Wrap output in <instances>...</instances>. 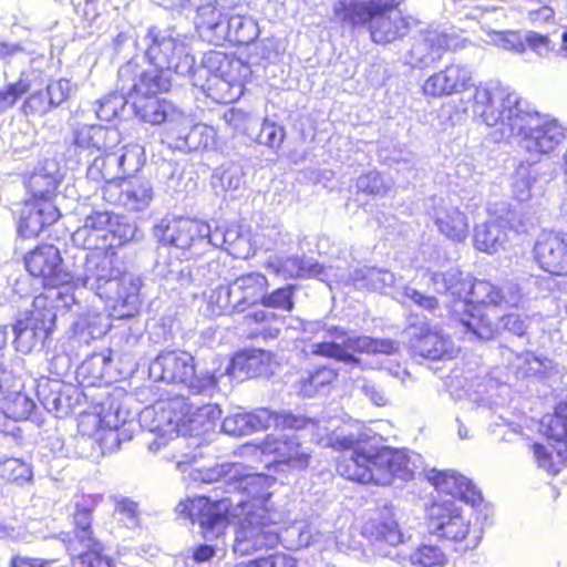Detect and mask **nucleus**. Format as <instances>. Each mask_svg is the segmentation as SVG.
Segmentation results:
<instances>
[{
	"label": "nucleus",
	"mask_w": 567,
	"mask_h": 567,
	"mask_svg": "<svg viewBox=\"0 0 567 567\" xmlns=\"http://www.w3.org/2000/svg\"><path fill=\"white\" fill-rule=\"evenodd\" d=\"M202 481L217 483V489L226 496L215 498L196 496L179 502L176 512L198 524L205 539L219 538L228 526V517L240 518L245 512L276 511L270 501V487L276 478L252 470L241 463H224L206 470Z\"/></svg>",
	"instance_id": "1"
},
{
	"label": "nucleus",
	"mask_w": 567,
	"mask_h": 567,
	"mask_svg": "<svg viewBox=\"0 0 567 567\" xmlns=\"http://www.w3.org/2000/svg\"><path fill=\"white\" fill-rule=\"evenodd\" d=\"M471 107L473 116L494 128L496 142L514 138L533 164L566 138L567 128L561 123L542 117L517 92L497 82L477 85Z\"/></svg>",
	"instance_id": "2"
},
{
	"label": "nucleus",
	"mask_w": 567,
	"mask_h": 567,
	"mask_svg": "<svg viewBox=\"0 0 567 567\" xmlns=\"http://www.w3.org/2000/svg\"><path fill=\"white\" fill-rule=\"evenodd\" d=\"M318 425L310 430L319 444L342 452L338 462V473L350 481L363 484L390 485L396 477L402 481L413 478L417 468V454L410 455L402 450L389 447L375 449L367 443V435L351 426L336 427L331 432L313 420Z\"/></svg>",
	"instance_id": "3"
},
{
	"label": "nucleus",
	"mask_w": 567,
	"mask_h": 567,
	"mask_svg": "<svg viewBox=\"0 0 567 567\" xmlns=\"http://www.w3.org/2000/svg\"><path fill=\"white\" fill-rule=\"evenodd\" d=\"M220 416L218 405L195 406L187 398L176 395L145 408L140 415V423L158 436V440L150 443V450L157 451L166 441H172L176 451L173 460L178 470L185 471L184 466L202 455L198 445L192 447L193 443L186 436L194 440V436L208 432Z\"/></svg>",
	"instance_id": "4"
},
{
	"label": "nucleus",
	"mask_w": 567,
	"mask_h": 567,
	"mask_svg": "<svg viewBox=\"0 0 567 567\" xmlns=\"http://www.w3.org/2000/svg\"><path fill=\"white\" fill-rule=\"evenodd\" d=\"M427 286L445 295L451 312L472 338L489 340L498 331V316L491 318L489 311L502 308L501 288L487 280L474 279L458 269L445 272H427Z\"/></svg>",
	"instance_id": "5"
},
{
	"label": "nucleus",
	"mask_w": 567,
	"mask_h": 567,
	"mask_svg": "<svg viewBox=\"0 0 567 567\" xmlns=\"http://www.w3.org/2000/svg\"><path fill=\"white\" fill-rule=\"evenodd\" d=\"M398 0H340L333 6L334 17L352 28L369 25L372 42L392 43L411 30V18L398 9Z\"/></svg>",
	"instance_id": "6"
},
{
	"label": "nucleus",
	"mask_w": 567,
	"mask_h": 567,
	"mask_svg": "<svg viewBox=\"0 0 567 567\" xmlns=\"http://www.w3.org/2000/svg\"><path fill=\"white\" fill-rule=\"evenodd\" d=\"M237 0H224L218 4L209 0L206 4L197 6L196 28L199 35L215 45L226 41L235 44H249L259 35L257 22L246 16L229 14L226 9H233Z\"/></svg>",
	"instance_id": "7"
},
{
	"label": "nucleus",
	"mask_w": 567,
	"mask_h": 567,
	"mask_svg": "<svg viewBox=\"0 0 567 567\" xmlns=\"http://www.w3.org/2000/svg\"><path fill=\"white\" fill-rule=\"evenodd\" d=\"M55 298L63 301L65 308L71 309L76 303L75 296L58 290ZM53 296L40 293L32 300L31 308L25 309L12 327L14 343L18 351L29 353L39 342H43L50 334L55 322V312L51 305Z\"/></svg>",
	"instance_id": "8"
},
{
	"label": "nucleus",
	"mask_w": 567,
	"mask_h": 567,
	"mask_svg": "<svg viewBox=\"0 0 567 567\" xmlns=\"http://www.w3.org/2000/svg\"><path fill=\"white\" fill-rule=\"evenodd\" d=\"M155 381L183 384L194 394L212 392L218 382L215 372L197 371L194 357L186 351L161 352L150 364Z\"/></svg>",
	"instance_id": "9"
},
{
	"label": "nucleus",
	"mask_w": 567,
	"mask_h": 567,
	"mask_svg": "<svg viewBox=\"0 0 567 567\" xmlns=\"http://www.w3.org/2000/svg\"><path fill=\"white\" fill-rule=\"evenodd\" d=\"M140 50L145 52L150 63L171 74L174 71L179 75L193 78L195 59L187 45L167 31L155 27L150 28L145 35L135 42Z\"/></svg>",
	"instance_id": "10"
},
{
	"label": "nucleus",
	"mask_w": 567,
	"mask_h": 567,
	"mask_svg": "<svg viewBox=\"0 0 567 567\" xmlns=\"http://www.w3.org/2000/svg\"><path fill=\"white\" fill-rule=\"evenodd\" d=\"M92 250L80 251L73 256L69 287L87 288L103 300L115 291L118 269L113 266V260L106 252Z\"/></svg>",
	"instance_id": "11"
},
{
	"label": "nucleus",
	"mask_w": 567,
	"mask_h": 567,
	"mask_svg": "<svg viewBox=\"0 0 567 567\" xmlns=\"http://www.w3.org/2000/svg\"><path fill=\"white\" fill-rule=\"evenodd\" d=\"M87 167V177L92 181L106 183L105 194L113 196L114 187L144 164V150L138 144H128L121 148L99 151Z\"/></svg>",
	"instance_id": "12"
},
{
	"label": "nucleus",
	"mask_w": 567,
	"mask_h": 567,
	"mask_svg": "<svg viewBox=\"0 0 567 567\" xmlns=\"http://www.w3.org/2000/svg\"><path fill=\"white\" fill-rule=\"evenodd\" d=\"M318 425L313 419L302 415H295L290 412H274L267 408H260L252 412L237 411L227 415L221 429L225 433L233 436L248 435L256 431L275 429H313Z\"/></svg>",
	"instance_id": "13"
},
{
	"label": "nucleus",
	"mask_w": 567,
	"mask_h": 567,
	"mask_svg": "<svg viewBox=\"0 0 567 567\" xmlns=\"http://www.w3.org/2000/svg\"><path fill=\"white\" fill-rule=\"evenodd\" d=\"M236 530L234 551L241 555H250L262 549L275 548L280 540V534L277 524L281 515L277 511L266 513L251 511L241 514Z\"/></svg>",
	"instance_id": "14"
},
{
	"label": "nucleus",
	"mask_w": 567,
	"mask_h": 567,
	"mask_svg": "<svg viewBox=\"0 0 567 567\" xmlns=\"http://www.w3.org/2000/svg\"><path fill=\"white\" fill-rule=\"evenodd\" d=\"M399 350V343L391 339H373L367 336L349 334L340 339H322L311 343L309 352L313 355L334 359L340 362L358 364L354 352L392 354Z\"/></svg>",
	"instance_id": "15"
},
{
	"label": "nucleus",
	"mask_w": 567,
	"mask_h": 567,
	"mask_svg": "<svg viewBox=\"0 0 567 567\" xmlns=\"http://www.w3.org/2000/svg\"><path fill=\"white\" fill-rule=\"evenodd\" d=\"M540 429L549 440L557 443V446L535 443L534 458L538 467L556 475L559 472V464L567 463V400L556 406L554 414L542 419Z\"/></svg>",
	"instance_id": "16"
},
{
	"label": "nucleus",
	"mask_w": 567,
	"mask_h": 567,
	"mask_svg": "<svg viewBox=\"0 0 567 567\" xmlns=\"http://www.w3.org/2000/svg\"><path fill=\"white\" fill-rule=\"evenodd\" d=\"M209 72L220 80V85H227L230 90V100L239 97L244 92V83L250 76V66L243 60L229 56L220 51H210L203 58V65L195 68L193 84L199 85L197 76ZM203 87L204 85L200 84Z\"/></svg>",
	"instance_id": "17"
},
{
	"label": "nucleus",
	"mask_w": 567,
	"mask_h": 567,
	"mask_svg": "<svg viewBox=\"0 0 567 567\" xmlns=\"http://www.w3.org/2000/svg\"><path fill=\"white\" fill-rule=\"evenodd\" d=\"M209 233V224L189 217L163 219L155 227V235L165 244L182 250H189L190 256L202 254L203 235Z\"/></svg>",
	"instance_id": "18"
},
{
	"label": "nucleus",
	"mask_w": 567,
	"mask_h": 567,
	"mask_svg": "<svg viewBox=\"0 0 567 567\" xmlns=\"http://www.w3.org/2000/svg\"><path fill=\"white\" fill-rule=\"evenodd\" d=\"M25 268L32 277L40 278L49 288L69 287L70 266L63 265L59 249L53 245H41L24 257Z\"/></svg>",
	"instance_id": "19"
},
{
	"label": "nucleus",
	"mask_w": 567,
	"mask_h": 567,
	"mask_svg": "<svg viewBox=\"0 0 567 567\" xmlns=\"http://www.w3.org/2000/svg\"><path fill=\"white\" fill-rule=\"evenodd\" d=\"M118 89L133 100L140 96H153L171 87V74L154 66L141 71L140 65L131 60L118 69Z\"/></svg>",
	"instance_id": "20"
},
{
	"label": "nucleus",
	"mask_w": 567,
	"mask_h": 567,
	"mask_svg": "<svg viewBox=\"0 0 567 567\" xmlns=\"http://www.w3.org/2000/svg\"><path fill=\"white\" fill-rule=\"evenodd\" d=\"M427 527L431 534L453 542H462L471 534L470 520L453 499L432 504L429 508Z\"/></svg>",
	"instance_id": "21"
},
{
	"label": "nucleus",
	"mask_w": 567,
	"mask_h": 567,
	"mask_svg": "<svg viewBox=\"0 0 567 567\" xmlns=\"http://www.w3.org/2000/svg\"><path fill=\"white\" fill-rule=\"evenodd\" d=\"M535 262L545 272L567 276V234L556 231L542 233L533 248Z\"/></svg>",
	"instance_id": "22"
},
{
	"label": "nucleus",
	"mask_w": 567,
	"mask_h": 567,
	"mask_svg": "<svg viewBox=\"0 0 567 567\" xmlns=\"http://www.w3.org/2000/svg\"><path fill=\"white\" fill-rule=\"evenodd\" d=\"M427 215L439 233L449 240L460 244L467 239L470 231L467 217L451 200L442 197L431 198Z\"/></svg>",
	"instance_id": "23"
},
{
	"label": "nucleus",
	"mask_w": 567,
	"mask_h": 567,
	"mask_svg": "<svg viewBox=\"0 0 567 567\" xmlns=\"http://www.w3.org/2000/svg\"><path fill=\"white\" fill-rule=\"evenodd\" d=\"M413 355L430 360L452 359L457 349L450 337L432 329L427 323L411 326L408 330Z\"/></svg>",
	"instance_id": "24"
},
{
	"label": "nucleus",
	"mask_w": 567,
	"mask_h": 567,
	"mask_svg": "<svg viewBox=\"0 0 567 567\" xmlns=\"http://www.w3.org/2000/svg\"><path fill=\"white\" fill-rule=\"evenodd\" d=\"M451 48V38L436 28L421 31L413 38L406 63L413 68H426L439 61Z\"/></svg>",
	"instance_id": "25"
},
{
	"label": "nucleus",
	"mask_w": 567,
	"mask_h": 567,
	"mask_svg": "<svg viewBox=\"0 0 567 567\" xmlns=\"http://www.w3.org/2000/svg\"><path fill=\"white\" fill-rule=\"evenodd\" d=\"M425 476L439 492L451 495L455 502L458 498L473 507L482 502L481 492L472 481L453 470L431 468Z\"/></svg>",
	"instance_id": "26"
},
{
	"label": "nucleus",
	"mask_w": 567,
	"mask_h": 567,
	"mask_svg": "<svg viewBox=\"0 0 567 567\" xmlns=\"http://www.w3.org/2000/svg\"><path fill=\"white\" fill-rule=\"evenodd\" d=\"M266 268L275 275L285 278H317L321 281H329L332 268L324 267L310 257H269Z\"/></svg>",
	"instance_id": "27"
},
{
	"label": "nucleus",
	"mask_w": 567,
	"mask_h": 567,
	"mask_svg": "<svg viewBox=\"0 0 567 567\" xmlns=\"http://www.w3.org/2000/svg\"><path fill=\"white\" fill-rule=\"evenodd\" d=\"M472 71L461 64H450L427 78L422 86L423 94L432 97L460 93L468 86Z\"/></svg>",
	"instance_id": "28"
},
{
	"label": "nucleus",
	"mask_w": 567,
	"mask_h": 567,
	"mask_svg": "<svg viewBox=\"0 0 567 567\" xmlns=\"http://www.w3.org/2000/svg\"><path fill=\"white\" fill-rule=\"evenodd\" d=\"M262 452L272 454L275 462L296 470H305L310 461V452L300 444L295 434L268 436L262 444Z\"/></svg>",
	"instance_id": "29"
},
{
	"label": "nucleus",
	"mask_w": 567,
	"mask_h": 567,
	"mask_svg": "<svg viewBox=\"0 0 567 567\" xmlns=\"http://www.w3.org/2000/svg\"><path fill=\"white\" fill-rule=\"evenodd\" d=\"M121 142V133L115 127L102 125H82L73 132V146L79 154L92 155L102 150L117 147Z\"/></svg>",
	"instance_id": "30"
},
{
	"label": "nucleus",
	"mask_w": 567,
	"mask_h": 567,
	"mask_svg": "<svg viewBox=\"0 0 567 567\" xmlns=\"http://www.w3.org/2000/svg\"><path fill=\"white\" fill-rule=\"evenodd\" d=\"M135 115L143 122L158 125L164 122L184 124L189 122L183 111L167 100L153 96H140L131 100Z\"/></svg>",
	"instance_id": "31"
},
{
	"label": "nucleus",
	"mask_w": 567,
	"mask_h": 567,
	"mask_svg": "<svg viewBox=\"0 0 567 567\" xmlns=\"http://www.w3.org/2000/svg\"><path fill=\"white\" fill-rule=\"evenodd\" d=\"M116 215L106 210L92 212L72 235L74 245L83 249H97L105 245L106 234L116 221Z\"/></svg>",
	"instance_id": "32"
},
{
	"label": "nucleus",
	"mask_w": 567,
	"mask_h": 567,
	"mask_svg": "<svg viewBox=\"0 0 567 567\" xmlns=\"http://www.w3.org/2000/svg\"><path fill=\"white\" fill-rule=\"evenodd\" d=\"M59 217V209L51 200H28L21 212L18 231L22 237L38 236L45 226L52 225Z\"/></svg>",
	"instance_id": "33"
},
{
	"label": "nucleus",
	"mask_w": 567,
	"mask_h": 567,
	"mask_svg": "<svg viewBox=\"0 0 567 567\" xmlns=\"http://www.w3.org/2000/svg\"><path fill=\"white\" fill-rule=\"evenodd\" d=\"M230 285L237 312L243 313L250 307L261 303L268 279L260 272H249L236 278Z\"/></svg>",
	"instance_id": "34"
},
{
	"label": "nucleus",
	"mask_w": 567,
	"mask_h": 567,
	"mask_svg": "<svg viewBox=\"0 0 567 567\" xmlns=\"http://www.w3.org/2000/svg\"><path fill=\"white\" fill-rule=\"evenodd\" d=\"M364 533L371 538L378 549L382 548V545L398 547V545L404 543V535L394 517L392 507L385 506L378 517L367 522Z\"/></svg>",
	"instance_id": "35"
},
{
	"label": "nucleus",
	"mask_w": 567,
	"mask_h": 567,
	"mask_svg": "<svg viewBox=\"0 0 567 567\" xmlns=\"http://www.w3.org/2000/svg\"><path fill=\"white\" fill-rule=\"evenodd\" d=\"M114 189H117L116 203L130 212L145 210L154 197L151 182L140 177H125Z\"/></svg>",
	"instance_id": "36"
},
{
	"label": "nucleus",
	"mask_w": 567,
	"mask_h": 567,
	"mask_svg": "<svg viewBox=\"0 0 567 567\" xmlns=\"http://www.w3.org/2000/svg\"><path fill=\"white\" fill-rule=\"evenodd\" d=\"M116 282L118 285L115 291L110 297H104L103 300L112 301L113 308L118 311L120 317H132L141 303V279L133 274H122L118 270Z\"/></svg>",
	"instance_id": "37"
},
{
	"label": "nucleus",
	"mask_w": 567,
	"mask_h": 567,
	"mask_svg": "<svg viewBox=\"0 0 567 567\" xmlns=\"http://www.w3.org/2000/svg\"><path fill=\"white\" fill-rule=\"evenodd\" d=\"M72 557V567H115L112 558L103 555V545L99 542L92 546H76L71 539H63Z\"/></svg>",
	"instance_id": "38"
},
{
	"label": "nucleus",
	"mask_w": 567,
	"mask_h": 567,
	"mask_svg": "<svg viewBox=\"0 0 567 567\" xmlns=\"http://www.w3.org/2000/svg\"><path fill=\"white\" fill-rule=\"evenodd\" d=\"M271 353L261 349H252L236 355L226 368L227 374H235L237 367L246 370L250 378L268 374L270 371Z\"/></svg>",
	"instance_id": "39"
},
{
	"label": "nucleus",
	"mask_w": 567,
	"mask_h": 567,
	"mask_svg": "<svg viewBox=\"0 0 567 567\" xmlns=\"http://www.w3.org/2000/svg\"><path fill=\"white\" fill-rule=\"evenodd\" d=\"M58 183L54 163H45L44 166L37 167L27 183V188L32 195L31 200H51Z\"/></svg>",
	"instance_id": "40"
},
{
	"label": "nucleus",
	"mask_w": 567,
	"mask_h": 567,
	"mask_svg": "<svg viewBox=\"0 0 567 567\" xmlns=\"http://www.w3.org/2000/svg\"><path fill=\"white\" fill-rule=\"evenodd\" d=\"M351 278L358 288H367L382 292L392 288L395 282V277L391 271L368 266L354 269Z\"/></svg>",
	"instance_id": "41"
},
{
	"label": "nucleus",
	"mask_w": 567,
	"mask_h": 567,
	"mask_svg": "<svg viewBox=\"0 0 567 567\" xmlns=\"http://www.w3.org/2000/svg\"><path fill=\"white\" fill-rule=\"evenodd\" d=\"M506 239L503 226L496 220H488L475 227L474 245L481 251L497 252Z\"/></svg>",
	"instance_id": "42"
},
{
	"label": "nucleus",
	"mask_w": 567,
	"mask_h": 567,
	"mask_svg": "<svg viewBox=\"0 0 567 567\" xmlns=\"http://www.w3.org/2000/svg\"><path fill=\"white\" fill-rule=\"evenodd\" d=\"M337 371L329 367H321L313 372H309L306 378L298 382L299 394L312 398L326 389L337 379Z\"/></svg>",
	"instance_id": "43"
},
{
	"label": "nucleus",
	"mask_w": 567,
	"mask_h": 567,
	"mask_svg": "<svg viewBox=\"0 0 567 567\" xmlns=\"http://www.w3.org/2000/svg\"><path fill=\"white\" fill-rule=\"evenodd\" d=\"M73 519L75 527L74 537H71L69 533H61L60 537L62 540L64 538L66 540L71 539L75 542L76 546H92L99 543L93 534L92 516L87 508L76 505Z\"/></svg>",
	"instance_id": "44"
},
{
	"label": "nucleus",
	"mask_w": 567,
	"mask_h": 567,
	"mask_svg": "<svg viewBox=\"0 0 567 567\" xmlns=\"http://www.w3.org/2000/svg\"><path fill=\"white\" fill-rule=\"evenodd\" d=\"M60 389L61 384L58 381L50 382L45 380L38 385V396L41 404L48 412L53 413L58 417L66 415L70 408L62 396Z\"/></svg>",
	"instance_id": "45"
},
{
	"label": "nucleus",
	"mask_w": 567,
	"mask_h": 567,
	"mask_svg": "<svg viewBox=\"0 0 567 567\" xmlns=\"http://www.w3.org/2000/svg\"><path fill=\"white\" fill-rule=\"evenodd\" d=\"M315 532L316 524L297 523L285 529L280 535L279 543L288 550H299L310 547Z\"/></svg>",
	"instance_id": "46"
},
{
	"label": "nucleus",
	"mask_w": 567,
	"mask_h": 567,
	"mask_svg": "<svg viewBox=\"0 0 567 567\" xmlns=\"http://www.w3.org/2000/svg\"><path fill=\"white\" fill-rule=\"evenodd\" d=\"M110 362V355L93 353L81 363L76 373L82 379V382H86L87 385H95L104 379Z\"/></svg>",
	"instance_id": "47"
},
{
	"label": "nucleus",
	"mask_w": 567,
	"mask_h": 567,
	"mask_svg": "<svg viewBox=\"0 0 567 567\" xmlns=\"http://www.w3.org/2000/svg\"><path fill=\"white\" fill-rule=\"evenodd\" d=\"M530 161L520 162L513 175V193L519 202L530 198V189L537 179V172Z\"/></svg>",
	"instance_id": "48"
},
{
	"label": "nucleus",
	"mask_w": 567,
	"mask_h": 567,
	"mask_svg": "<svg viewBox=\"0 0 567 567\" xmlns=\"http://www.w3.org/2000/svg\"><path fill=\"white\" fill-rule=\"evenodd\" d=\"M131 102L126 92L110 93L96 102V116L102 121H112L120 115L125 105Z\"/></svg>",
	"instance_id": "49"
},
{
	"label": "nucleus",
	"mask_w": 567,
	"mask_h": 567,
	"mask_svg": "<svg viewBox=\"0 0 567 567\" xmlns=\"http://www.w3.org/2000/svg\"><path fill=\"white\" fill-rule=\"evenodd\" d=\"M109 318L95 311H89L78 319L74 323L76 332L86 333L92 339L103 337L109 330Z\"/></svg>",
	"instance_id": "50"
},
{
	"label": "nucleus",
	"mask_w": 567,
	"mask_h": 567,
	"mask_svg": "<svg viewBox=\"0 0 567 567\" xmlns=\"http://www.w3.org/2000/svg\"><path fill=\"white\" fill-rule=\"evenodd\" d=\"M208 308L213 316L238 313L233 298V288L228 286H219L212 290L208 297Z\"/></svg>",
	"instance_id": "51"
},
{
	"label": "nucleus",
	"mask_w": 567,
	"mask_h": 567,
	"mask_svg": "<svg viewBox=\"0 0 567 567\" xmlns=\"http://www.w3.org/2000/svg\"><path fill=\"white\" fill-rule=\"evenodd\" d=\"M34 408V401L21 392L7 398L2 405L3 413L14 421L28 420Z\"/></svg>",
	"instance_id": "52"
},
{
	"label": "nucleus",
	"mask_w": 567,
	"mask_h": 567,
	"mask_svg": "<svg viewBox=\"0 0 567 567\" xmlns=\"http://www.w3.org/2000/svg\"><path fill=\"white\" fill-rule=\"evenodd\" d=\"M1 478L22 485L32 480L33 473L29 464L19 458H7L0 463Z\"/></svg>",
	"instance_id": "53"
},
{
	"label": "nucleus",
	"mask_w": 567,
	"mask_h": 567,
	"mask_svg": "<svg viewBox=\"0 0 567 567\" xmlns=\"http://www.w3.org/2000/svg\"><path fill=\"white\" fill-rule=\"evenodd\" d=\"M286 138V130L284 125L277 123L276 121L265 118L259 134L257 136V142L260 145H265L270 150L278 152L281 147L284 141Z\"/></svg>",
	"instance_id": "54"
},
{
	"label": "nucleus",
	"mask_w": 567,
	"mask_h": 567,
	"mask_svg": "<svg viewBox=\"0 0 567 567\" xmlns=\"http://www.w3.org/2000/svg\"><path fill=\"white\" fill-rule=\"evenodd\" d=\"M293 291L295 287L292 285L278 288L269 293L265 291L261 305L266 308H272L289 312L295 307Z\"/></svg>",
	"instance_id": "55"
},
{
	"label": "nucleus",
	"mask_w": 567,
	"mask_h": 567,
	"mask_svg": "<svg viewBox=\"0 0 567 567\" xmlns=\"http://www.w3.org/2000/svg\"><path fill=\"white\" fill-rule=\"evenodd\" d=\"M213 178L219 183L223 189L237 190L243 184V168L237 164L229 163L217 168L213 175ZM216 182H214V184Z\"/></svg>",
	"instance_id": "56"
},
{
	"label": "nucleus",
	"mask_w": 567,
	"mask_h": 567,
	"mask_svg": "<svg viewBox=\"0 0 567 567\" xmlns=\"http://www.w3.org/2000/svg\"><path fill=\"white\" fill-rule=\"evenodd\" d=\"M414 565L419 567H444L447 558L435 545H422L414 550Z\"/></svg>",
	"instance_id": "57"
},
{
	"label": "nucleus",
	"mask_w": 567,
	"mask_h": 567,
	"mask_svg": "<svg viewBox=\"0 0 567 567\" xmlns=\"http://www.w3.org/2000/svg\"><path fill=\"white\" fill-rule=\"evenodd\" d=\"M357 188L365 194L385 196L391 184L385 182L378 172L371 171L358 177Z\"/></svg>",
	"instance_id": "58"
},
{
	"label": "nucleus",
	"mask_w": 567,
	"mask_h": 567,
	"mask_svg": "<svg viewBox=\"0 0 567 567\" xmlns=\"http://www.w3.org/2000/svg\"><path fill=\"white\" fill-rule=\"evenodd\" d=\"M214 138V128L200 123L193 125L184 136L185 144L190 150L207 148L213 144Z\"/></svg>",
	"instance_id": "59"
},
{
	"label": "nucleus",
	"mask_w": 567,
	"mask_h": 567,
	"mask_svg": "<svg viewBox=\"0 0 567 567\" xmlns=\"http://www.w3.org/2000/svg\"><path fill=\"white\" fill-rule=\"evenodd\" d=\"M115 514L118 519L127 527L134 528L140 522V509L136 502L127 497H115Z\"/></svg>",
	"instance_id": "60"
},
{
	"label": "nucleus",
	"mask_w": 567,
	"mask_h": 567,
	"mask_svg": "<svg viewBox=\"0 0 567 567\" xmlns=\"http://www.w3.org/2000/svg\"><path fill=\"white\" fill-rule=\"evenodd\" d=\"M302 330L306 334L311 337H319L322 339H340L344 337V329L337 326H329L321 320L301 322Z\"/></svg>",
	"instance_id": "61"
},
{
	"label": "nucleus",
	"mask_w": 567,
	"mask_h": 567,
	"mask_svg": "<svg viewBox=\"0 0 567 567\" xmlns=\"http://www.w3.org/2000/svg\"><path fill=\"white\" fill-rule=\"evenodd\" d=\"M30 84L20 79L16 83L8 84L0 90V114L12 107L17 100L28 92Z\"/></svg>",
	"instance_id": "62"
},
{
	"label": "nucleus",
	"mask_w": 567,
	"mask_h": 567,
	"mask_svg": "<svg viewBox=\"0 0 567 567\" xmlns=\"http://www.w3.org/2000/svg\"><path fill=\"white\" fill-rule=\"evenodd\" d=\"M297 560L285 553H274L268 556L249 560L245 567H296Z\"/></svg>",
	"instance_id": "63"
},
{
	"label": "nucleus",
	"mask_w": 567,
	"mask_h": 567,
	"mask_svg": "<svg viewBox=\"0 0 567 567\" xmlns=\"http://www.w3.org/2000/svg\"><path fill=\"white\" fill-rule=\"evenodd\" d=\"M53 106L49 96L47 95V91H38L29 95V97L23 103V112L25 114H47Z\"/></svg>",
	"instance_id": "64"
}]
</instances>
